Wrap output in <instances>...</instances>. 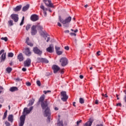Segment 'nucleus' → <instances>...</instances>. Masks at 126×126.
I'll list each match as a JSON object with an SVG mask.
<instances>
[{"instance_id":"42","label":"nucleus","mask_w":126,"mask_h":126,"mask_svg":"<svg viewBox=\"0 0 126 126\" xmlns=\"http://www.w3.org/2000/svg\"><path fill=\"white\" fill-rule=\"evenodd\" d=\"M81 123H82V120H79L77 122V126H78L79 125V124H80Z\"/></svg>"},{"instance_id":"4","label":"nucleus","mask_w":126,"mask_h":126,"mask_svg":"<svg viewBox=\"0 0 126 126\" xmlns=\"http://www.w3.org/2000/svg\"><path fill=\"white\" fill-rule=\"evenodd\" d=\"M61 100L63 101V102H66L67 101V99H68V95L66 94V92L62 91L61 92Z\"/></svg>"},{"instance_id":"34","label":"nucleus","mask_w":126,"mask_h":126,"mask_svg":"<svg viewBox=\"0 0 126 126\" xmlns=\"http://www.w3.org/2000/svg\"><path fill=\"white\" fill-rule=\"evenodd\" d=\"M1 40H3L5 41V42H7V40H8V39L7 38V37H1Z\"/></svg>"},{"instance_id":"27","label":"nucleus","mask_w":126,"mask_h":126,"mask_svg":"<svg viewBox=\"0 0 126 126\" xmlns=\"http://www.w3.org/2000/svg\"><path fill=\"white\" fill-rule=\"evenodd\" d=\"M14 54L12 52H10L8 53V58H13Z\"/></svg>"},{"instance_id":"58","label":"nucleus","mask_w":126,"mask_h":126,"mask_svg":"<svg viewBox=\"0 0 126 126\" xmlns=\"http://www.w3.org/2000/svg\"><path fill=\"white\" fill-rule=\"evenodd\" d=\"M32 110H33V106H32L30 108L29 110L31 112V111H32Z\"/></svg>"},{"instance_id":"9","label":"nucleus","mask_w":126,"mask_h":126,"mask_svg":"<svg viewBox=\"0 0 126 126\" xmlns=\"http://www.w3.org/2000/svg\"><path fill=\"white\" fill-rule=\"evenodd\" d=\"M37 26L33 25L31 28V34L32 36L37 34Z\"/></svg>"},{"instance_id":"32","label":"nucleus","mask_w":126,"mask_h":126,"mask_svg":"<svg viewBox=\"0 0 126 126\" xmlns=\"http://www.w3.org/2000/svg\"><path fill=\"white\" fill-rule=\"evenodd\" d=\"M30 28H31V25H27L26 27V30H27V31H28V30H29Z\"/></svg>"},{"instance_id":"23","label":"nucleus","mask_w":126,"mask_h":126,"mask_svg":"<svg viewBox=\"0 0 126 126\" xmlns=\"http://www.w3.org/2000/svg\"><path fill=\"white\" fill-rule=\"evenodd\" d=\"M6 71H7V73H10L11 71H12V68L10 67H8L6 69Z\"/></svg>"},{"instance_id":"63","label":"nucleus","mask_w":126,"mask_h":126,"mask_svg":"<svg viewBox=\"0 0 126 126\" xmlns=\"http://www.w3.org/2000/svg\"><path fill=\"white\" fill-rule=\"evenodd\" d=\"M76 102H73V106H74V107H76V106L75 105Z\"/></svg>"},{"instance_id":"49","label":"nucleus","mask_w":126,"mask_h":126,"mask_svg":"<svg viewBox=\"0 0 126 126\" xmlns=\"http://www.w3.org/2000/svg\"><path fill=\"white\" fill-rule=\"evenodd\" d=\"M28 42H29V37H27L26 41V43H27Z\"/></svg>"},{"instance_id":"50","label":"nucleus","mask_w":126,"mask_h":126,"mask_svg":"<svg viewBox=\"0 0 126 126\" xmlns=\"http://www.w3.org/2000/svg\"><path fill=\"white\" fill-rule=\"evenodd\" d=\"M22 70L23 71L25 72V71H26V70H27V69H26V68H25V67H23V68H22Z\"/></svg>"},{"instance_id":"8","label":"nucleus","mask_w":126,"mask_h":126,"mask_svg":"<svg viewBox=\"0 0 126 126\" xmlns=\"http://www.w3.org/2000/svg\"><path fill=\"white\" fill-rule=\"evenodd\" d=\"M33 52L34 54L38 55V56H42V54H43V51H41L38 47H34L33 49Z\"/></svg>"},{"instance_id":"57","label":"nucleus","mask_w":126,"mask_h":126,"mask_svg":"<svg viewBox=\"0 0 126 126\" xmlns=\"http://www.w3.org/2000/svg\"><path fill=\"white\" fill-rule=\"evenodd\" d=\"M64 32L65 33H69V30H66V31H65Z\"/></svg>"},{"instance_id":"60","label":"nucleus","mask_w":126,"mask_h":126,"mask_svg":"<svg viewBox=\"0 0 126 126\" xmlns=\"http://www.w3.org/2000/svg\"><path fill=\"white\" fill-rule=\"evenodd\" d=\"M64 71H63V69H62L61 70V73H62V74H63V73H64Z\"/></svg>"},{"instance_id":"39","label":"nucleus","mask_w":126,"mask_h":126,"mask_svg":"<svg viewBox=\"0 0 126 126\" xmlns=\"http://www.w3.org/2000/svg\"><path fill=\"white\" fill-rule=\"evenodd\" d=\"M27 44L28 46H30V47H33V43L31 42H27Z\"/></svg>"},{"instance_id":"53","label":"nucleus","mask_w":126,"mask_h":126,"mask_svg":"<svg viewBox=\"0 0 126 126\" xmlns=\"http://www.w3.org/2000/svg\"><path fill=\"white\" fill-rule=\"evenodd\" d=\"M100 53H101V51H98L96 52V54L97 55V56H100Z\"/></svg>"},{"instance_id":"45","label":"nucleus","mask_w":126,"mask_h":126,"mask_svg":"<svg viewBox=\"0 0 126 126\" xmlns=\"http://www.w3.org/2000/svg\"><path fill=\"white\" fill-rule=\"evenodd\" d=\"M1 90H3V88L0 86V94L2 92Z\"/></svg>"},{"instance_id":"56","label":"nucleus","mask_w":126,"mask_h":126,"mask_svg":"<svg viewBox=\"0 0 126 126\" xmlns=\"http://www.w3.org/2000/svg\"><path fill=\"white\" fill-rule=\"evenodd\" d=\"M58 26H59V27H62V24H61L60 22H58Z\"/></svg>"},{"instance_id":"6","label":"nucleus","mask_w":126,"mask_h":126,"mask_svg":"<svg viewBox=\"0 0 126 126\" xmlns=\"http://www.w3.org/2000/svg\"><path fill=\"white\" fill-rule=\"evenodd\" d=\"M62 66H65L68 63L66 58H62L60 60Z\"/></svg>"},{"instance_id":"12","label":"nucleus","mask_w":126,"mask_h":126,"mask_svg":"<svg viewBox=\"0 0 126 126\" xmlns=\"http://www.w3.org/2000/svg\"><path fill=\"white\" fill-rule=\"evenodd\" d=\"M24 53L25 55L27 56L28 57H30V56H31V55L32 54L31 51H30V49H29V48H26Z\"/></svg>"},{"instance_id":"38","label":"nucleus","mask_w":126,"mask_h":126,"mask_svg":"<svg viewBox=\"0 0 126 126\" xmlns=\"http://www.w3.org/2000/svg\"><path fill=\"white\" fill-rule=\"evenodd\" d=\"M43 93L44 94H48V93H51V91H44Z\"/></svg>"},{"instance_id":"41","label":"nucleus","mask_w":126,"mask_h":126,"mask_svg":"<svg viewBox=\"0 0 126 126\" xmlns=\"http://www.w3.org/2000/svg\"><path fill=\"white\" fill-rule=\"evenodd\" d=\"M36 84L38 86H41V82L39 80L36 81Z\"/></svg>"},{"instance_id":"59","label":"nucleus","mask_w":126,"mask_h":126,"mask_svg":"<svg viewBox=\"0 0 126 126\" xmlns=\"http://www.w3.org/2000/svg\"><path fill=\"white\" fill-rule=\"evenodd\" d=\"M50 37H47V39L46 40V42H49V41H50Z\"/></svg>"},{"instance_id":"10","label":"nucleus","mask_w":126,"mask_h":126,"mask_svg":"<svg viewBox=\"0 0 126 126\" xmlns=\"http://www.w3.org/2000/svg\"><path fill=\"white\" fill-rule=\"evenodd\" d=\"M11 19L14 20V22H18L19 20V17H18V14H12L11 15Z\"/></svg>"},{"instance_id":"52","label":"nucleus","mask_w":126,"mask_h":126,"mask_svg":"<svg viewBox=\"0 0 126 126\" xmlns=\"http://www.w3.org/2000/svg\"><path fill=\"white\" fill-rule=\"evenodd\" d=\"M116 106H119L120 107H122V103H118L117 104Z\"/></svg>"},{"instance_id":"44","label":"nucleus","mask_w":126,"mask_h":126,"mask_svg":"<svg viewBox=\"0 0 126 126\" xmlns=\"http://www.w3.org/2000/svg\"><path fill=\"white\" fill-rule=\"evenodd\" d=\"M99 102V100H98V99H96L94 101V104H95L96 105H98Z\"/></svg>"},{"instance_id":"18","label":"nucleus","mask_w":126,"mask_h":126,"mask_svg":"<svg viewBox=\"0 0 126 126\" xmlns=\"http://www.w3.org/2000/svg\"><path fill=\"white\" fill-rule=\"evenodd\" d=\"M29 7H30V5L27 4L26 6H24L22 8V11L25 12L27 11V10H28L29 9Z\"/></svg>"},{"instance_id":"30","label":"nucleus","mask_w":126,"mask_h":126,"mask_svg":"<svg viewBox=\"0 0 126 126\" xmlns=\"http://www.w3.org/2000/svg\"><path fill=\"white\" fill-rule=\"evenodd\" d=\"M79 102L80 103V104H84V99H83V98H79Z\"/></svg>"},{"instance_id":"51","label":"nucleus","mask_w":126,"mask_h":126,"mask_svg":"<svg viewBox=\"0 0 126 126\" xmlns=\"http://www.w3.org/2000/svg\"><path fill=\"white\" fill-rule=\"evenodd\" d=\"M45 10H48L49 12H52V10H51V9H48L47 8H45Z\"/></svg>"},{"instance_id":"19","label":"nucleus","mask_w":126,"mask_h":126,"mask_svg":"<svg viewBox=\"0 0 126 126\" xmlns=\"http://www.w3.org/2000/svg\"><path fill=\"white\" fill-rule=\"evenodd\" d=\"M11 92H14L15 91H18V88L17 87H12L9 90Z\"/></svg>"},{"instance_id":"24","label":"nucleus","mask_w":126,"mask_h":126,"mask_svg":"<svg viewBox=\"0 0 126 126\" xmlns=\"http://www.w3.org/2000/svg\"><path fill=\"white\" fill-rule=\"evenodd\" d=\"M6 53H3L1 56V61H4L5 60Z\"/></svg>"},{"instance_id":"25","label":"nucleus","mask_w":126,"mask_h":126,"mask_svg":"<svg viewBox=\"0 0 126 126\" xmlns=\"http://www.w3.org/2000/svg\"><path fill=\"white\" fill-rule=\"evenodd\" d=\"M37 63H43V58L38 57L37 58Z\"/></svg>"},{"instance_id":"11","label":"nucleus","mask_w":126,"mask_h":126,"mask_svg":"<svg viewBox=\"0 0 126 126\" xmlns=\"http://www.w3.org/2000/svg\"><path fill=\"white\" fill-rule=\"evenodd\" d=\"M24 66L29 67L31 65V59H28L24 62Z\"/></svg>"},{"instance_id":"13","label":"nucleus","mask_w":126,"mask_h":126,"mask_svg":"<svg viewBox=\"0 0 126 126\" xmlns=\"http://www.w3.org/2000/svg\"><path fill=\"white\" fill-rule=\"evenodd\" d=\"M31 20L32 21H37L39 20V16L36 14H33L31 16Z\"/></svg>"},{"instance_id":"43","label":"nucleus","mask_w":126,"mask_h":126,"mask_svg":"<svg viewBox=\"0 0 126 126\" xmlns=\"http://www.w3.org/2000/svg\"><path fill=\"white\" fill-rule=\"evenodd\" d=\"M27 86H31V83L28 82L26 83Z\"/></svg>"},{"instance_id":"21","label":"nucleus","mask_w":126,"mask_h":126,"mask_svg":"<svg viewBox=\"0 0 126 126\" xmlns=\"http://www.w3.org/2000/svg\"><path fill=\"white\" fill-rule=\"evenodd\" d=\"M35 102V99L32 98L31 100L30 101V102L28 104L29 106H32L33 104H34V102Z\"/></svg>"},{"instance_id":"17","label":"nucleus","mask_w":126,"mask_h":126,"mask_svg":"<svg viewBox=\"0 0 126 126\" xmlns=\"http://www.w3.org/2000/svg\"><path fill=\"white\" fill-rule=\"evenodd\" d=\"M18 60H19V62H23L24 61V58L23 57V55L22 53H20L18 55Z\"/></svg>"},{"instance_id":"31","label":"nucleus","mask_w":126,"mask_h":126,"mask_svg":"<svg viewBox=\"0 0 126 126\" xmlns=\"http://www.w3.org/2000/svg\"><path fill=\"white\" fill-rule=\"evenodd\" d=\"M9 26H12L13 25V21L10 20L8 22Z\"/></svg>"},{"instance_id":"36","label":"nucleus","mask_w":126,"mask_h":126,"mask_svg":"<svg viewBox=\"0 0 126 126\" xmlns=\"http://www.w3.org/2000/svg\"><path fill=\"white\" fill-rule=\"evenodd\" d=\"M24 16L23 17V18H22V20L21 22V23H20V26H22V25H23V24L24 23Z\"/></svg>"},{"instance_id":"20","label":"nucleus","mask_w":126,"mask_h":126,"mask_svg":"<svg viewBox=\"0 0 126 126\" xmlns=\"http://www.w3.org/2000/svg\"><path fill=\"white\" fill-rule=\"evenodd\" d=\"M8 121L11 123L13 122V115L12 114L9 115L8 117Z\"/></svg>"},{"instance_id":"14","label":"nucleus","mask_w":126,"mask_h":126,"mask_svg":"<svg viewBox=\"0 0 126 126\" xmlns=\"http://www.w3.org/2000/svg\"><path fill=\"white\" fill-rule=\"evenodd\" d=\"M46 51L48 53H54V45L51 44L49 45V47L46 48Z\"/></svg>"},{"instance_id":"37","label":"nucleus","mask_w":126,"mask_h":126,"mask_svg":"<svg viewBox=\"0 0 126 126\" xmlns=\"http://www.w3.org/2000/svg\"><path fill=\"white\" fill-rule=\"evenodd\" d=\"M55 50H56V52H58L60 51V50H61V48L60 47L55 46Z\"/></svg>"},{"instance_id":"35","label":"nucleus","mask_w":126,"mask_h":126,"mask_svg":"<svg viewBox=\"0 0 126 126\" xmlns=\"http://www.w3.org/2000/svg\"><path fill=\"white\" fill-rule=\"evenodd\" d=\"M40 8L43 10V11H45L46 10V8H45V6L43 4H41L40 6Z\"/></svg>"},{"instance_id":"33","label":"nucleus","mask_w":126,"mask_h":126,"mask_svg":"<svg viewBox=\"0 0 126 126\" xmlns=\"http://www.w3.org/2000/svg\"><path fill=\"white\" fill-rule=\"evenodd\" d=\"M56 53L58 56H61V55L63 54V51H61L59 50L58 51H56Z\"/></svg>"},{"instance_id":"64","label":"nucleus","mask_w":126,"mask_h":126,"mask_svg":"<svg viewBox=\"0 0 126 126\" xmlns=\"http://www.w3.org/2000/svg\"><path fill=\"white\" fill-rule=\"evenodd\" d=\"M43 13H44V15H47V12H46V11H44L43 12Z\"/></svg>"},{"instance_id":"15","label":"nucleus","mask_w":126,"mask_h":126,"mask_svg":"<svg viewBox=\"0 0 126 126\" xmlns=\"http://www.w3.org/2000/svg\"><path fill=\"white\" fill-rule=\"evenodd\" d=\"M52 69L54 70V73H57L61 69V68L57 65H54L52 66Z\"/></svg>"},{"instance_id":"55","label":"nucleus","mask_w":126,"mask_h":126,"mask_svg":"<svg viewBox=\"0 0 126 126\" xmlns=\"http://www.w3.org/2000/svg\"><path fill=\"white\" fill-rule=\"evenodd\" d=\"M4 52V50H1L0 51V55H1V54H2V53H3Z\"/></svg>"},{"instance_id":"22","label":"nucleus","mask_w":126,"mask_h":126,"mask_svg":"<svg viewBox=\"0 0 126 126\" xmlns=\"http://www.w3.org/2000/svg\"><path fill=\"white\" fill-rule=\"evenodd\" d=\"M92 126V122L89 121H88L87 123H85V124L84 125V126Z\"/></svg>"},{"instance_id":"26","label":"nucleus","mask_w":126,"mask_h":126,"mask_svg":"<svg viewBox=\"0 0 126 126\" xmlns=\"http://www.w3.org/2000/svg\"><path fill=\"white\" fill-rule=\"evenodd\" d=\"M42 63H49V60L46 58H42Z\"/></svg>"},{"instance_id":"7","label":"nucleus","mask_w":126,"mask_h":126,"mask_svg":"<svg viewBox=\"0 0 126 126\" xmlns=\"http://www.w3.org/2000/svg\"><path fill=\"white\" fill-rule=\"evenodd\" d=\"M51 110H50L49 108V112L48 111H46V109H45L44 111V117H48L47 119V122L48 123H50L51 122Z\"/></svg>"},{"instance_id":"54","label":"nucleus","mask_w":126,"mask_h":126,"mask_svg":"<svg viewBox=\"0 0 126 126\" xmlns=\"http://www.w3.org/2000/svg\"><path fill=\"white\" fill-rule=\"evenodd\" d=\"M79 77H80V79H83L84 76H83V75H81L79 76Z\"/></svg>"},{"instance_id":"1","label":"nucleus","mask_w":126,"mask_h":126,"mask_svg":"<svg viewBox=\"0 0 126 126\" xmlns=\"http://www.w3.org/2000/svg\"><path fill=\"white\" fill-rule=\"evenodd\" d=\"M45 100V95L42 94L39 98V102H41V106L42 110H45V113L50 111V107H49V104H48V100Z\"/></svg>"},{"instance_id":"48","label":"nucleus","mask_w":126,"mask_h":126,"mask_svg":"<svg viewBox=\"0 0 126 126\" xmlns=\"http://www.w3.org/2000/svg\"><path fill=\"white\" fill-rule=\"evenodd\" d=\"M64 49H65V50L68 51V50H69V47L68 46H65Z\"/></svg>"},{"instance_id":"28","label":"nucleus","mask_w":126,"mask_h":126,"mask_svg":"<svg viewBox=\"0 0 126 126\" xmlns=\"http://www.w3.org/2000/svg\"><path fill=\"white\" fill-rule=\"evenodd\" d=\"M6 116H7V110H6L4 113V115L3 116V120H4L6 118Z\"/></svg>"},{"instance_id":"61","label":"nucleus","mask_w":126,"mask_h":126,"mask_svg":"<svg viewBox=\"0 0 126 126\" xmlns=\"http://www.w3.org/2000/svg\"><path fill=\"white\" fill-rule=\"evenodd\" d=\"M104 97H105V98L108 97V95L107 94V93H106V94H104Z\"/></svg>"},{"instance_id":"3","label":"nucleus","mask_w":126,"mask_h":126,"mask_svg":"<svg viewBox=\"0 0 126 126\" xmlns=\"http://www.w3.org/2000/svg\"><path fill=\"white\" fill-rule=\"evenodd\" d=\"M59 19L60 22H61V23L63 25L64 27H69V23H70V21H71V17L69 16L66 18L64 20H63L62 18V17L59 16Z\"/></svg>"},{"instance_id":"62","label":"nucleus","mask_w":126,"mask_h":126,"mask_svg":"<svg viewBox=\"0 0 126 126\" xmlns=\"http://www.w3.org/2000/svg\"><path fill=\"white\" fill-rule=\"evenodd\" d=\"M96 126H103V124H97Z\"/></svg>"},{"instance_id":"46","label":"nucleus","mask_w":126,"mask_h":126,"mask_svg":"<svg viewBox=\"0 0 126 126\" xmlns=\"http://www.w3.org/2000/svg\"><path fill=\"white\" fill-rule=\"evenodd\" d=\"M70 35H71V36H76V34L73 32L70 33Z\"/></svg>"},{"instance_id":"29","label":"nucleus","mask_w":126,"mask_h":126,"mask_svg":"<svg viewBox=\"0 0 126 126\" xmlns=\"http://www.w3.org/2000/svg\"><path fill=\"white\" fill-rule=\"evenodd\" d=\"M57 126H63V121H59V122L57 124Z\"/></svg>"},{"instance_id":"2","label":"nucleus","mask_w":126,"mask_h":126,"mask_svg":"<svg viewBox=\"0 0 126 126\" xmlns=\"http://www.w3.org/2000/svg\"><path fill=\"white\" fill-rule=\"evenodd\" d=\"M27 108H25L23 110V115L20 118V123L19 124V126H23L24 123H25V117L26 116V114H30L31 112L30 110L28 109ZM26 113V114L25 113Z\"/></svg>"},{"instance_id":"5","label":"nucleus","mask_w":126,"mask_h":126,"mask_svg":"<svg viewBox=\"0 0 126 126\" xmlns=\"http://www.w3.org/2000/svg\"><path fill=\"white\" fill-rule=\"evenodd\" d=\"M43 2L48 7H51V8H54V7H55L54 4L52 3L51 0H43Z\"/></svg>"},{"instance_id":"47","label":"nucleus","mask_w":126,"mask_h":126,"mask_svg":"<svg viewBox=\"0 0 126 126\" xmlns=\"http://www.w3.org/2000/svg\"><path fill=\"white\" fill-rule=\"evenodd\" d=\"M38 29L39 30H43V27L39 26L38 27Z\"/></svg>"},{"instance_id":"16","label":"nucleus","mask_w":126,"mask_h":126,"mask_svg":"<svg viewBox=\"0 0 126 126\" xmlns=\"http://www.w3.org/2000/svg\"><path fill=\"white\" fill-rule=\"evenodd\" d=\"M22 7V5H19L18 6H17L16 7L13 8L14 11H15V12H17L18 11H20V10H21V8Z\"/></svg>"},{"instance_id":"40","label":"nucleus","mask_w":126,"mask_h":126,"mask_svg":"<svg viewBox=\"0 0 126 126\" xmlns=\"http://www.w3.org/2000/svg\"><path fill=\"white\" fill-rule=\"evenodd\" d=\"M5 125H6V126H10V123H9V122L6 121L5 122Z\"/></svg>"}]
</instances>
